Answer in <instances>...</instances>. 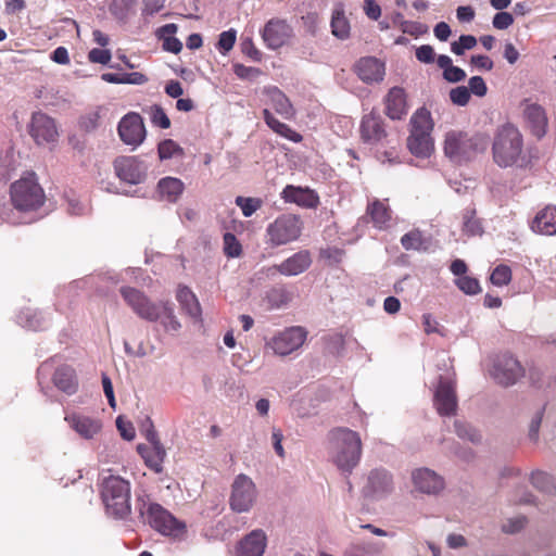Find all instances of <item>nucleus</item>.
Returning <instances> with one entry per match:
<instances>
[{
  "mask_svg": "<svg viewBox=\"0 0 556 556\" xmlns=\"http://www.w3.org/2000/svg\"><path fill=\"white\" fill-rule=\"evenodd\" d=\"M121 294L134 313L143 320L159 321L166 333L177 334L181 329L173 303L169 301L154 302L142 291L130 287H123Z\"/></svg>",
  "mask_w": 556,
  "mask_h": 556,
  "instance_id": "obj_1",
  "label": "nucleus"
},
{
  "mask_svg": "<svg viewBox=\"0 0 556 556\" xmlns=\"http://www.w3.org/2000/svg\"><path fill=\"white\" fill-rule=\"evenodd\" d=\"M412 481L416 491L434 495L444 488V481L437 472L429 468H418L412 472Z\"/></svg>",
  "mask_w": 556,
  "mask_h": 556,
  "instance_id": "obj_23",
  "label": "nucleus"
},
{
  "mask_svg": "<svg viewBox=\"0 0 556 556\" xmlns=\"http://www.w3.org/2000/svg\"><path fill=\"white\" fill-rule=\"evenodd\" d=\"M185 190L179 178L164 177L157 182L159 199L168 203H176Z\"/></svg>",
  "mask_w": 556,
  "mask_h": 556,
  "instance_id": "obj_32",
  "label": "nucleus"
},
{
  "mask_svg": "<svg viewBox=\"0 0 556 556\" xmlns=\"http://www.w3.org/2000/svg\"><path fill=\"white\" fill-rule=\"evenodd\" d=\"M451 101L459 106H465L470 99L469 90L466 86H458L450 91Z\"/></svg>",
  "mask_w": 556,
  "mask_h": 556,
  "instance_id": "obj_57",
  "label": "nucleus"
},
{
  "mask_svg": "<svg viewBox=\"0 0 556 556\" xmlns=\"http://www.w3.org/2000/svg\"><path fill=\"white\" fill-rule=\"evenodd\" d=\"M112 58L111 51L108 49H91L88 53V59L91 63L106 65Z\"/></svg>",
  "mask_w": 556,
  "mask_h": 556,
  "instance_id": "obj_59",
  "label": "nucleus"
},
{
  "mask_svg": "<svg viewBox=\"0 0 556 556\" xmlns=\"http://www.w3.org/2000/svg\"><path fill=\"white\" fill-rule=\"evenodd\" d=\"M116 427L123 439L127 441H131L135 439L136 431L130 421H126L122 416H118L116 418Z\"/></svg>",
  "mask_w": 556,
  "mask_h": 556,
  "instance_id": "obj_60",
  "label": "nucleus"
},
{
  "mask_svg": "<svg viewBox=\"0 0 556 556\" xmlns=\"http://www.w3.org/2000/svg\"><path fill=\"white\" fill-rule=\"evenodd\" d=\"M361 138L367 144H378L387 137L383 118L374 112L365 115L361 122Z\"/></svg>",
  "mask_w": 556,
  "mask_h": 556,
  "instance_id": "obj_22",
  "label": "nucleus"
},
{
  "mask_svg": "<svg viewBox=\"0 0 556 556\" xmlns=\"http://www.w3.org/2000/svg\"><path fill=\"white\" fill-rule=\"evenodd\" d=\"M29 134L37 144L53 142L58 137L54 121L42 112H35L29 124Z\"/></svg>",
  "mask_w": 556,
  "mask_h": 556,
  "instance_id": "obj_20",
  "label": "nucleus"
},
{
  "mask_svg": "<svg viewBox=\"0 0 556 556\" xmlns=\"http://www.w3.org/2000/svg\"><path fill=\"white\" fill-rule=\"evenodd\" d=\"M116 176L129 185H140L148 176V164L138 156H118L113 162Z\"/></svg>",
  "mask_w": 556,
  "mask_h": 556,
  "instance_id": "obj_15",
  "label": "nucleus"
},
{
  "mask_svg": "<svg viewBox=\"0 0 556 556\" xmlns=\"http://www.w3.org/2000/svg\"><path fill=\"white\" fill-rule=\"evenodd\" d=\"M463 231L467 236H479L483 232L480 220L476 217V210L467 207L463 212Z\"/></svg>",
  "mask_w": 556,
  "mask_h": 556,
  "instance_id": "obj_41",
  "label": "nucleus"
},
{
  "mask_svg": "<svg viewBox=\"0 0 556 556\" xmlns=\"http://www.w3.org/2000/svg\"><path fill=\"white\" fill-rule=\"evenodd\" d=\"M384 544L381 542H365L351 547L348 556H380Z\"/></svg>",
  "mask_w": 556,
  "mask_h": 556,
  "instance_id": "obj_42",
  "label": "nucleus"
},
{
  "mask_svg": "<svg viewBox=\"0 0 556 556\" xmlns=\"http://www.w3.org/2000/svg\"><path fill=\"white\" fill-rule=\"evenodd\" d=\"M52 381L54 386L67 395L76 393L78 380L75 369L68 365H60L54 369Z\"/></svg>",
  "mask_w": 556,
  "mask_h": 556,
  "instance_id": "obj_31",
  "label": "nucleus"
},
{
  "mask_svg": "<svg viewBox=\"0 0 556 556\" xmlns=\"http://www.w3.org/2000/svg\"><path fill=\"white\" fill-rule=\"evenodd\" d=\"M477 46V39L472 35H462L457 41L451 43V51L456 55H463L466 50Z\"/></svg>",
  "mask_w": 556,
  "mask_h": 556,
  "instance_id": "obj_50",
  "label": "nucleus"
},
{
  "mask_svg": "<svg viewBox=\"0 0 556 556\" xmlns=\"http://www.w3.org/2000/svg\"><path fill=\"white\" fill-rule=\"evenodd\" d=\"M101 498L109 516L123 519L130 514V483L118 477L109 476L101 484Z\"/></svg>",
  "mask_w": 556,
  "mask_h": 556,
  "instance_id": "obj_4",
  "label": "nucleus"
},
{
  "mask_svg": "<svg viewBox=\"0 0 556 556\" xmlns=\"http://www.w3.org/2000/svg\"><path fill=\"white\" fill-rule=\"evenodd\" d=\"M138 509L144 522L159 533L175 540H182L186 534V523L175 518L163 506L153 502L138 498Z\"/></svg>",
  "mask_w": 556,
  "mask_h": 556,
  "instance_id": "obj_3",
  "label": "nucleus"
},
{
  "mask_svg": "<svg viewBox=\"0 0 556 556\" xmlns=\"http://www.w3.org/2000/svg\"><path fill=\"white\" fill-rule=\"evenodd\" d=\"M261 36L267 49L277 50L290 42L294 31L287 20L273 17L265 23Z\"/></svg>",
  "mask_w": 556,
  "mask_h": 556,
  "instance_id": "obj_16",
  "label": "nucleus"
},
{
  "mask_svg": "<svg viewBox=\"0 0 556 556\" xmlns=\"http://www.w3.org/2000/svg\"><path fill=\"white\" fill-rule=\"evenodd\" d=\"M176 300L180 308L194 321H202V308L195 294L186 286H179Z\"/></svg>",
  "mask_w": 556,
  "mask_h": 556,
  "instance_id": "obj_30",
  "label": "nucleus"
},
{
  "mask_svg": "<svg viewBox=\"0 0 556 556\" xmlns=\"http://www.w3.org/2000/svg\"><path fill=\"white\" fill-rule=\"evenodd\" d=\"M367 213L370 215L371 222L376 228L381 230L389 227L391 212L383 202L375 200L368 205Z\"/></svg>",
  "mask_w": 556,
  "mask_h": 556,
  "instance_id": "obj_37",
  "label": "nucleus"
},
{
  "mask_svg": "<svg viewBox=\"0 0 556 556\" xmlns=\"http://www.w3.org/2000/svg\"><path fill=\"white\" fill-rule=\"evenodd\" d=\"M68 427L83 440L93 441L102 433V419L84 412H72L65 415Z\"/></svg>",
  "mask_w": 556,
  "mask_h": 556,
  "instance_id": "obj_14",
  "label": "nucleus"
},
{
  "mask_svg": "<svg viewBox=\"0 0 556 556\" xmlns=\"http://www.w3.org/2000/svg\"><path fill=\"white\" fill-rule=\"evenodd\" d=\"M532 228L542 235H556V206H546L534 218Z\"/></svg>",
  "mask_w": 556,
  "mask_h": 556,
  "instance_id": "obj_34",
  "label": "nucleus"
},
{
  "mask_svg": "<svg viewBox=\"0 0 556 556\" xmlns=\"http://www.w3.org/2000/svg\"><path fill=\"white\" fill-rule=\"evenodd\" d=\"M262 115L266 125L280 137L294 143H299L303 140L301 134L292 129L289 125L277 119L268 109H264Z\"/></svg>",
  "mask_w": 556,
  "mask_h": 556,
  "instance_id": "obj_33",
  "label": "nucleus"
},
{
  "mask_svg": "<svg viewBox=\"0 0 556 556\" xmlns=\"http://www.w3.org/2000/svg\"><path fill=\"white\" fill-rule=\"evenodd\" d=\"M66 211L73 216H85L89 214L90 207L87 201H81L75 195L66 198Z\"/></svg>",
  "mask_w": 556,
  "mask_h": 556,
  "instance_id": "obj_48",
  "label": "nucleus"
},
{
  "mask_svg": "<svg viewBox=\"0 0 556 556\" xmlns=\"http://www.w3.org/2000/svg\"><path fill=\"white\" fill-rule=\"evenodd\" d=\"M255 500L256 488L252 479L243 473L238 475L231 485L230 508L236 513H247Z\"/></svg>",
  "mask_w": 556,
  "mask_h": 556,
  "instance_id": "obj_13",
  "label": "nucleus"
},
{
  "mask_svg": "<svg viewBox=\"0 0 556 556\" xmlns=\"http://www.w3.org/2000/svg\"><path fill=\"white\" fill-rule=\"evenodd\" d=\"M394 491L392 473L386 468L371 469L365 479L362 494L370 501H380L388 497Z\"/></svg>",
  "mask_w": 556,
  "mask_h": 556,
  "instance_id": "obj_10",
  "label": "nucleus"
},
{
  "mask_svg": "<svg viewBox=\"0 0 556 556\" xmlns=\"http://www.w3.org/2000/svg\"><path fill=\"white\" fill-rule=\"evenodd\" d=\"M401 29L404 34H408L414 37H419L428 31V26L420 22L402 21Z\"/></svg>",
  "mask_w": 556,
  "mask_h": 556,
  "instance_id": "obj_56",
  "label": "nucleus"
},
{
  "mask_svg": "<svg viewBox=\"0 0 556 556\" xmlns=\"http://www.w3.org/2000/svg\"><path fill=\"white\" fill-rule=\"evenodd\" d=\"M486 146L483 136L451 130L445 135L444 154L454 163H463L475 159Z\"/></svg>",
  "mask_w": 556,
  "mask_h": 556,
  "instance_id": "obj_5",
  "label": "nucleus"
},
{
  "mask_svg": "<svg viewBox=\"0 0 556 556\" xmlns=\"http://www.w3.org/2000/svg\"><path fill=\"white\" fill-rule=\"evenodd\" d=\"M433 404L440 416H453L457 410L455 383L451 375L440 376L433 394Z\"/></svg>",
  "mask_w": 556,
  "mask_h": 556,
  "instance_id": "obj_17",
  "label": "nucleus"
},
{
  "mask_svg": "<svg viewBox=\"0 0 556 556\" xmlns=\"http://www.w3.org/2000/svg\"><path fill=\"white\" fill-rule=\"evenodd\" d=\"M469 93L477 97H484L488 92V87L484 79L481 76H472L468 81Z\"/></svg>",
  "mask_w": 556,
  "mask_h": 556,
  "instance_id": "obj_58",
  "label": "nucleus"
},
{
  "mask_svg": "<svg viewBox=\"0 0 556 556\" xmlns=\"http://www.w3.org/2000/svg\"><path fill=\"white\" fill-rule=\"evenodd\" d=\"M280 197L287 203H294L306 208H314L319 203V198L314 190L293 185L286 186Z\"/></svg>",
  "mask_w": 556,
  "mask_h": 556,
  "instance_id": "obj_24",
  "label": "nucleus"
},
{
  "mask_svg": "<svg viewBox=\"0 0 556 556\" xmlns=\"http://www.w3.org/2000/svg\"><path fill=\"white\" fill-rule=\"evenodd\" d=\"M263 300L269 309H280L291 302L292 295L285 286H273L265 292Z\"/></svg>",
  "mask_w": 556,
  "mask_h": 556,
  "instance_id": "obj_36",
  "label": "nucleus"
},
{
  "mask_svg": "<svg viewBox=\"0 0 556 556\" xmlns=\"http://www.w3.org/2000/svg\"><path fill=\"white\" fill-rule=\"evenodd\" d=\"M54 362L55 358H50L43 362L37 370L38 384L40 386L41 392L48 397H51V394L49 393L51 388H45L43 380L47 379L50 372L54 369Z\"/></svg>",
  "mask_w": 556,
  "mask_h": 556,
  "instance_id": "obj_54",
  "label": "nucleus"
},
{
  "mask_svg": "<svg viewBox=\"0 0 556 556\" xmlns=\"http://www.w3.org/2000/svg\"><path fill=\"white\" fill-rule=\"evenodd\" d=\"M386 114L391 119H401L407 114L406 94L403 88L393 87L384 98Z\"/></svg>",
  "mask_w": 556,
  "mask_h": 556,
  "instance_id": "obj_29",
  "label": "nucleus"
},
{
  "mask_svg": "<svg viewBox=\"0 0 556 556\" xmlns=\"http://www.w3.org/2000/svg\"><path fill=\"white\" fill-rule=\"evenodd\" d=\"M330 26L332 35L338 39L345 40L350 37L351 26L342 3L333 8Z\"/></svg>",
  "mask_w": 556,
  "mask_h": 556,
  "instance_id": "obj_35",
  "label": "nucleus"
},
{
  "mask_svg": "<svg viewBox=\"0 0 556 556\" xmlns=\"http://www.w3.org/2000/svg\"><path fill=\"white\" fill-rule=\"evenodd\" d=\"M459 290L468 295L478 294L481 291L478 279L470 276H462L455 280Z\"/></svg>",
  "mask_w": 556,
  "mask_h": 556,
  "instance_id": "obj_53",
  "label": "nucleus"
},
{
  "mask_svg": "<svg viewBox=\"0 0 556 556\" xmlns=\"http://www.w3.org/2000/svg\"><path fill=\"white\" fill-rule=\"evenodd\" d=\"M121 140L132 148L139 147L146 138V128L142 117L138 113L126 114L118 123Z\"/></svg>",
  "mask_w": 556,
  "mask_h": 556,
  "instance_id": "obj_18",
  "label": "nucleus"
},
{
  "mask_svg": "<svg viewBox=\"0 0 556 556\" xmlns=\"http://www.w3.org/2000/svg\"><path fill=\"white\" fill-rule=\"evenodd\" d=\"M514 23V16L509 12H498L494 15L492 25L494 28L504 30L511 26Z\"/></svg>",
  "mask_w": 556,
  "mask_h": 556,
  "instance_id": "obj_61",
  "label": "nucleus"
},
{
  "mask_svg": "<svg viewBox=\"0 0 556 556\" xmlns=\"http://www.w3.org/2000/svg\"><path fill=\"white\" fill-rule=\"evenodd\" d=\"M306 336L307 332L304 328L299 326L289 327L270 338L266 342V348L278 356H287L303 345Z\"/></svg>",
  "mask_w": 556,
  "mask_h": 556,
  "instance_id": "obj_11",
  "label": "nucleus"
},
{
  "mask_svg": "<svg viewBox=\"0 0 556 556\" xmlns=\"http://www.w3.org/2000/svg\"><path fill=\"white\" fill-rule=\"evenodd\" d=\"M327 442L330 462L343 475H351L362 458L363 444L359 433L346 427H337L328 432Z\"/></svg>",
  "mask_w": 556,
  "mask_h": 556,
  "instance_id": "obj_2",
  "label": "nucleus"
},
{
  "mask_svg": "<svg viewBox=\"0 0 556 556\" xmlns=\"http://www.w3.org/2000/svg\"><path fill=\"white\" fill-rule=\"evenodd\" d=\"M490 279L496 287L506 286L511 280V270L507 265L501 264L493 269Z\"/></svg>",
  "mask_w": 556,
  "mask_h": 556,
  "instance_id": "obj_51",
  "label": "nucleus"
},
{
  "mask_svg": "<svg viewBox=\"0 0 556 556\" xmlns=\"http://www.w3.org/2000/svg\"><path fill=\"white\" fill-rule=\"evenodd\" d=\"M526 522H527V518L525 516H518L515 518H510L502 526V530L505 533L513 534V533L520 531L525 527Z\"/></svg>",
  "mask_w": 556,
  "mask_h": 556,
  "instance_id": "obj_63",
  "label": "nucleus"
},
{
  "mask_svg": "<svg viewBox=\"0 0 556 556\" xmlns=\"http://www.w3.org/2000/svg\"><path fill=\"white\" fill-rule=\"evenodd\" d=\"M138 0H113L110 12L121 22L128 21L136 13V4Z\"/></svg>",
  "mask_w": 556,
  "mask_h": 556,
  "instance_id": "obj_39",
  "label": "nucleus"
},
{
  "mask_svg": "<svg viewBox=\"0 0 556 556\" xmlns=\"http://www.w3.org/2000/svg\"><path fill=\"white\" fill-rule=\"evenodd\" d=\"M157 152L162 161L184 155L182 148L172 139H166L160 142Z\"/></svg>",
  "mask_w": 556,
  "mask_h": 556,
  "instance_id": "obj_43",
  "label": "nucleus"
},
{
  "mask_svg": "<svg viewBox=\"0 0 556 556\" xmlns=\"http://www.w3.org/2000/svg\"><path fill=\"white\" fill-rule=\"evenodd\" d=\"M454 428L456 434L463 440H468L472 443L481 441V434L473 427L464 421L455 420Z\"/></svg>",
  "mask_w": 556,
  "mask_h": 556,
  "instance_id": "obj_46",
  "label": "nucleus"
},
{
  "mask_svg": "<svg viewBox=\"0 0 556 556\" xmlns=\"http://www.w3.org/2000/svg\"><path fill=\"white\" fill-rule=\"evenodd\" d=\"M490 375L496 383L510 387L523 377L525 369L519 361L510 354H501L493 359Z\"/></svg>",
  "mask_w": 556,
  "mask_h": 556,
  "instance_id": "obj_12",
  "label": "nucleus"
},
{
  "mask_svg": "<svg viewBox=\"0 0 556 556\" xmlns=\"http://www.w3.org/2000/svg\"><path fill=\"white\" fill-rule=\"evenodd\" d=\"M357 76L366 84L379 83L384 77V64L374 56L362 58L355 65Z\"/></svg>",
  "mask_w": 556,
  "mask_h": 556,
  "instance_id": "obj_27",
  "label": "nucleus"
},
{
  "mask_svg": "<svg viewBox=\"0 0 556 556\" xmlns=\"http://www.w3.org/2000/svg\"><path fill=\"white\" fill-rule=\"evenodd\" d=\"M401 244L405 250H420L424 245L422 233L414 229L401 238Z\"/></svg>",
  "mask_w": 556,
  "mask_h": 556,
  "instance_id": "obj_49",
  "label": "nucleus"
},
{
  "mask_svg": "<svg viewBox=\"0 0 556 556\" xmlns=\"http://www.w3.org/2000/svg\"><path fill=\"white\" fill-rule=\"evenodd\" d=\"M523 115L532 135L538 139L543 138L547 132V117L545 110L538 103L526 101Z\"/></svg>",
  "mask_w": 556,
  "mask_h": 556,
  "instance_id": "obj_25",
  "label": "nucleus"
},
{
  "mask_svg": "<svg viewBox=\"0 0 556 556\" xmlns=\"http://www.w3.org/2000/svg\"><path fill=\"white\" fill-rule=\"evenodd\" d=\"M266 542V534L263 530H253L240 541L238 556H263Z\"/></svg>",
  "mask_w": 556,
  "mask_h": 556,
  "instance_id": "obj_28",
  "label": "nucleus"
},
{
  "mask_svg": "<svg viewBox=\"0 0 556 556\" xmlns=\"http://www.w3.org/2000/svg\"><path fill=\"white\" fill-rule=\"evenodd\" d=\"M302 223L296 215L282 214L266 228L268 242L274 245H283L296 240L301 235Z\"/></svg>",
  "mask_w": 556,
  "mask_h": 556,
  "instance_id": "obj_9",
  "label": "nucleus"
},
{
  "mask_svg": "<svg viewBox=\"0 0 556 556\" xmlns=\"http://www.w3.org/2000/svg\"><path fill=\"white\" fill-rule=\"evenodd\" d=\"M224 253L229 258L239 257L242 254V245L237 237L231 232H226L223 237Z\"/></svg>",
  "mask_w": 556,
  "mask_h": 556,
  "instance_id": "obj_47",
  "label": "nucleus"
},
{
  "mask_svg": "<svg viewBox=\"0 0 556 556\" xmlns=\"http://www.w3.org/2000/svg\"><path fill=\"white\" fill-rule=\"evenodd\" d=\"M544 410H545L544 406L539 407L533 413L531 420H530L528 437H529L530 441H532L534 443H536L539 441V432H540V427H541V424L543 420Z\"/></svg>",
  "mask_w": 556,
  "mask_h": 556,
  "instance_id": "obj_55",
  "label": "nucleus"
},
{
  "mask_svg": "<svg viewBox=\"0 0 556 556\" xmlns=\"http://www.w3.org/2000/svg\"><path fill=\"white\" fill-rule=\"evenodd\" d=\"M410 134L407 138V148L417 157L426 159L434 149L431 131L433 122L431 114L426 109L417 110L409 121Z\"/></svg>",
  "mask_w": 556,
  "mask_h": 556,
  "instance_id": "obj_6",
  "label": "nucleus"
},
{
  "mask_svg": "<svg viewBox=\"0 0 556 556\" xmlns=\"http://www.w3.org/2000/svg\"><path fill=\"white\" fill-rule=\"evenodd\" d=\"M523 140L520 131L513 125L502 126L494 138L493 159L500 167L517 164L522 152Z\"/></svg>",
  "mask_w": 556,
  "mask_h": 556,
  "instance_id": "obj_7",
  "label": "nucleus"
},
{
  "mask_svg": "<svg viewBox=\"0 0 556 556\" xmlns=\"http://www.w3.org/2000/svg\"><path fill=\"white\" fill-rule=\"evenodd\" d=\"M150 445L139 444L138 453L144 459L146 465L156 473L163 471V463L166 457V451L154 431H149L147 435Z\"/></svg>",
  "mask_w": 556,
  "mask_h": 556,
  "instance_id": "obj_21",
  "label": "nucleus"
},
{
  "mask_svg": "<svg viewBox=\"0 0 556 556\" xmlns=\"http://www.w3.org/2000/svg\"><path fill=\"white\" fill-rule=\"evenodd\" d=\"M10 197L13 207L22 213L36 212L46 201V194L35 174L22 177L11 185Z\"/></svg>",
  "mask_w": 556,
  "mask_h": 556,
  "instance_id": "obj_8",
  "label": "nucleus"
},
{
  "mask_svg": "<svg viewBox=\"0 0 556 556\" xmlns=\"http://www.w3.org/2000/svg\"><path fill=\"white\" fill-rule=\"evenodd\" d=\"M416 59L425 64H431L435 60L434 49L430 45H422L416 49Z\"/></svg>",
  "mask_w": 556,
  "mask_h": 556,
  "instance_id": "obj_62",
  "label": "nucleus"
},
{
  "mask_svg": "<svg viewBox=\"0 0 556 556\" xmlns=\"http://www.w3.org/2000/svg\"><path fill=\"white\" fill-rule=\"evenodd\" d=\"M16 321L23 328L30 330H39L46 326L42 313L30 307L22 309L16 316Z\"/></svg>",
  "mask_w": 556,
  "mask_h": 556,
  "instance_id": "obj_38",
  "label": "nucleus"
},
{
  "mask_svg": "<svg viewBox=\"0 0 556 556\" xmlns=\"http://www.w3.org/2000/svg\"><path fill=\"white\" fill-rule=\"evenodd\" d=\"M146 112L148 113L150 121L154 126H157L162 129H167L170 127V119L161 105L153 104Z\"/></svg>",
  "mask_w": 556,
  "mask_h": 556,
  "instance_id": "obj_45",
  "label": "nucleus"
},
{
  "mask_svg": "<svg viewBox=\"0 0 556 556\" xmlns=\"http://www.w3.org/2000/svg\"><path fill=\"white\" fill-rule=\"evenodd\" d=\"M263 92L267 97V104L282 118L290 121L295 117V109L289 98L278 87H265Z\"/></svg>",
  "mask_w": 556,
  "mask_h": 556,
  "instance_id": "obj_26",
  "label": "nucleus"
},
{
  "mask_svg": "<svg viewBox=\"0 0 556 556\" xmlns=\"http://www.w3.org/2000/svg\"><path fill=\"white\" fill-rule=\"evenodd\" d=\"M237 39V31L228 29L219 34L217 41V49L222 54L228 53L235 46Z\"/></svg>",
  "mask_w": 556,
  "mask_h": 556,
  "instance_id": "obj_52",
  "label": "nucleus"
},
{
  "mask_svg": "<svg viewBox=\"0 0 556 556\" xmlns=\"http://www.w3.org/2000/svg\"><path fill=\"white\" fill-rule=\"evenodd\" d=\"M530 480L532 485L543 493L552 494L556 491L555 478L547 472L534 471Z\"/></svg>",
  "mask_w": 556,
  "mask_h": 556,
  "instance_id": "obj_40",
  "label": "nucleus"
},
{
  "mask_svg": "<svg viewBox=\"0 0 556 556\" xmlns=\"http://www.w3.org/2000/svg\"><path fill=\"white\" fill-rule=\"evenodd\" d=\"M311 264L312 258L308 251L302 250L286 258L280 264L263 268L262 271L267 276H275L279 273L282 276L291 277L304 273Z\"/></svg>",
  "mask_w": 556,
  "mask_h": 556,
  "instance_id": "obj_19",
  "label": "nucleus"
},
{
  "mask_svg": "<svg viewBox=\"0 0 556 556\" xmlns=\"http://www.w3.org/2000/svg\"><path fill=\"white\" fill-rule=\"evenodd\" d=\"M237 206L242 211L244 217H251L257 210L263 205V201L260 198L251 197H237L235 200Z\"/></svg>",
  "mask_w": 556,
  "mask_h": 556,
  "instance_id": "obj_44",
  "label": "nucleus"
},
{
  "mask_svg": "<svg viewBox=\"0 0 556 556\" xmlns=\"http://www.w3.org/2000/svg\"><path fill=\"white\" fill-rule=\"evenodd\" d=\"M166 0H143L142 15L152 16L164 9Z\"/></svg>",
  "mask_w": 556,
  "mask_h": 556,
  "instance_id": "obj_64",
  "label": "nucleus"
}]
</instances>
